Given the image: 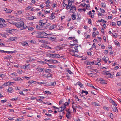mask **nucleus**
I'll list each match as a JSON object with an SVG mask.
<instances>
[{
    "instance_id": "nucleus-1",
    "label": "nucleus",
    "mask_w": 121,
    "mask_h": 121,
    "mask_svg": "<svg viewBox=\"0 0 121 121\" xmlns=\"http://www.w3.org/2000/svg\"><path fill=\"white\" fill-rule=\"evenodd\" d=\"M39 22L38 26L39 25V26H38V27H39V28H38V30H44V29L46 28V26L48 27L50 25V24L49 23L46 24V23L44 22L43 20H39Z\"/></svg>"
},
{
    "instance_id": "nucleus-2",
    "label": "nucleus",
    "mask_w": 121,
    "mask_h": 121,
    "mask_svg": "<svg viewBox=\"0 0 121 121\" xmlns=\"http://www.w3.org/2000/svg\"><path fill=\"white\" fill-rule=\"evenodd\" d=\"M15 26L17 27L20 28L22 27L24 24V22L22 21H21L17 22H15L13 23Z\"/></svg>"
},
{
    "instance_id": "nucleus-3",
    "label": "nucleus",
    "mask_w": 121,
    "mask_h": 121,
    "mask_svg": "<svg viewBox=\"0 0 121 121\" xmlns=\"http://www.w3.org/2000/svg\"><path fill=\"white\" fill-rule=\"evenodd\" d=\"M38 38H45L43 36H46L47 34L44 31H38Z\"/></svg>"
},
{
    "instance_id": "nucleus-4",
    "label": "nucleus",
    "mask_w": 121,
    "mask_h": 121,
    "mask_svg": "<svg viewBox=\"0 0 121 121\" xmlns=\"http://www.w3.org/2000/svg\"><path fill=\"white\" fill-rule=\"evenodd\" d=\"M5 22V20L3 18H0V28H2L5 27L6 25L3 23Z\"/></svg>"
},
{
    "instance_id": "nucleus-5",
    "label": "nucleus",
    "mask_w": 121,
    "mask_h": 121,
    "mask_svg": "<svg viewBox=\"0 0 121 121\" xmlns=\"http://www.w3.org/2000/svg\"><path fill=\"white\" fill-rule=\"evenodd\" d=\"M38 63H39V64H44L45 63L47 64L48 66H49V67L50 68H55L56 67V66L55 65H49L48 63H46L44 61H38Z\"/></svg>"
},
{
    "instance_id": "nucleus-6",
    "label": "nucleus",
    "mask_w": 121,
    "mask_h": 121,
    "mask_svg": "<svg viewBox=\"0 0 121 121\" xmlns=\"http://www.w3.org/2000/svg\"><path fill=\"white\" fill-rule=\"evenodd\" d=\"M72 107L73 108L74 111V110H75L76 108H81V107L78 105L75 104L74 102L72 103Z\"/></svg>"
},
{
    "instance_id": "nucleus-7",
    "label": "nucleus",
    "mask_w": 121,
    "mask_h": 121,
    "mask_svg": "<svg viewBox=\"0 0 121 121\" xmlns=\"http://www.w3.org/2000/svg\"><path fill=\"white\" fill-rule=\"evenodd\" d=\"M76 10V7L74 5H73L72 6L70 10V12L72 13H74Z\"/></svg>"
},
{
    "instance_id": "nucleus-8",
    "label": "nucleus",
    "mask_w": 121,
    "mask_h": 121,
    "mask_svg": "<svg viewBox=\"0 0 121 121\" xmlns=\"http://www.w3.org/2000/svg\"><path fill=\"white\" fill-rule=\"evenodd\" d=\"M47 35H49V37L47 38L50 40L51 41H54L56 38V37H53L52 35L50 34H48Z\"/></svg>"
},
{
    "instance_id": "nucleus-9",
    "label": "nucleus",
    "mask_w": 121,
    "mask_h": 121,
    "mask_svg": "<svg viewBox=\"0 0 121 121\" xmlns=\"http://www.w3.org/2000/svg\"><path fill=\"white\" fill-rule=\"evenodd\" d=\"M78 47V46H77V47L75 46V48H74L75 50H73L72 49H70V52L74 53L75 52H77L78 51V50L77 49V47Z\"/></svg>"
},
{
    "instance_id": "nucleus-10",
    "label": "nucleus",
    "mask_w": 121,
    "mask_h": 121,
    "mask_svg": "<svg viewBox=\"0 0 121 121\" xmlns=\"http://www.w3.org/2000/svg\"><path fill=\"white\" fill-rule=\"evenodd\" d=\"M7 92L10 93H12L13 91V88L11 87H9L8 89L7 90Z\"/></svg>"
},
{
    "instance_id": "nucleus-11",
    "label": "nucleus",
    "mask_w": 121,
    "mask_h": 121,
    "mask_svg": "<svg viewBox=\"0 0 121 121\" xmlns=\"http://www.w3.org/2000/svg\"><path fill=\"white\" fill-rule=\"evenodd\" d=\"M56 24H53L51 26L49 27V29L50 30H52L54 28H56Z\"/></svg>"
},
{
    "instance_id": "nucleus-12",
    "label": "nucleus",
    "mask_w": 121,
    "mask_h": 121,
    "mask_svg": "<svg viewBox=\"0 0 121 121\" xmlns=\"http://www.w3.org/2000/svg\"><path fill=\"white\" fill-rule=\"evenodd\" d=\"M107 75L105 76V77L107 78H112L113 77V76H112L110 75V74L109 73H106Z\"/></svg>"
},
{
    "instance_id": "nucleus-13",
    "label": "nucleus",
    "mask_w": 121,
    "mask_h": 121,
    "mask_svg": "<svg viewBox=\"0 0 121 121\" xmlns=\"http://www.w3.org/2000/svg\"><path fill=\"white\" fill-rule=\"evenodd\" d=\"M21 45L23 46L28 45V44L26 41H25L24 42H22L21 43Z\"/></svg>"
},
{
    "instance_id": "nucleus-14",
    "label": "nucleus",
    "mask_w": 121,
    "mask_h": 121,
    "mask_svg": "<svg viewBox=\"0 0 121 121\" xmlns=\"http://www.w3.org/2000/svg\"><path fill=\"white\" fill-rule=\"evenodd\" d=\"M55 48L57 50H59L62 49L61 47L58 46L55 47Z\"/></svg>"
},
{
    "instance_id": "nucleus-15",
    "label": "nucleus",
    "mask_w": 121,
    "mask_h": 121,
    "mask_svg": "<svg viewBox=\"0 0 121 121\" xmlns=\"http://www.w3.org/2000/svg\"><path fill=\"white\" fill-rule=\"evenodd\" d=\"M55 13H53L51 14V16L50 17L51 19H53L55 18L54 16Z\"/></svg>"
},
{
    "instance_id": "nucleus-16",
    "label": "nucleus",
    "mask_w": 121,
    "mask_h": 121,
    "mask_svg": "<svg viewBox=\"0 0 121 121\" xmlns=\"http://www.w3.org/2000/svg\"><path fill=\"white\" fill-rule=\"evenodd\" d=\"M113 111L116 112H118V110L117 107L115 106H114L112 108Z\"/></svg>"
},
{
    "instance_id": "nucleus-17",
    "label": "nucleus",
    "mask_w": 121,
    "mask_h": 121,
    "mask_svg": "<svg viewBox=\"0 0 121 121\" xmlns=\"http://www.w3.org/2000/svg\"><path fill=\"white\" fill-rule=\"evenodd\" d=\"M104 61H107L109 60V58L107 57L104 56L102 58Z\"/></svg>"
},
{
    "instance_id": "nucleus-18",
    "label": "nucleus",
    "mask_w": 121,
    "mask_h": 121,
    "mask_svg": "<svg viewBox=\"0 0 121 121\" xmlns=\"http://www.w3.org/2000/svg\"><path fill=\"white\" fill-rule=\"evenodd\" d=\"M44 69L43 68H40L39 69H38V71L39 72H40L42 71L43 72H44Z\"/></svg>"
},
{
    "instance_id": "nucleus-19",
    "label": "nucleus",
    "mask_w": 121,
    "mask_h": 121,
    "mask_svg": "<svg viewBox=\"0 0 121 121\" xmlns=\"http://www.w3.org/2000/svg\"><path fill=\"white\" fill-rule=\"evenodd\" d=\"M7 86H9L10 85H12V83H13V82H6Z\"/></svg>"
},
{
    "instance_id": "nucleus-20",
    "label": "nucleus",
    "mask_w": 121,
    "mask_h": 121,
    "mask_svg": "<svg viewBox=\"0 0 121 121\" xmlns=\"http://www.w3.org/2000/svg\"><path fill=\"white\" fill-rule=\"evenodd\" d=\"M71 17H72V19L73 20H74L76 19V16L75 15L72 14L71 15Z\"/></svg>"
},
{
    "instance_id": "nucleus-21",
    "label": "nucleus",
    "mask_w": 121,
    "mask_h": 121,
    "mask_svg": "<svg viewBox=\"0 0 121 121\" xmlns=\"http://www.w3.org/2000/svg\"><path fill=\"white\" fill-rule=\"evenodd\" d=\"M12 11L11 10L7 9L6 10V12L8 13H11Z\"/></svg>"
},
{
    "instance_id": "nucleus-22",
    "label": "nucleus",
    "mask_w": 121,
    "mask_h": 121,
    "mask_svg": "<svg viewBox=\"0 0 121 121\" xmlns=\"http://www.w3.org/2000/svg\"><path fill=\"white\" fill-rule=\"evenodd\" d=\"M70 114V112L69 111L68 113L66 115V117L68 118H70V115H69Z\"/></svg>"
},
{
    "instance_id": "nucleus-23",
    "label": "nucleus",
    "mask_w": 121,
    "mask_h": 121,
    "mask_svg": "<svg viewBox=\"0 0 121 121\" xmlns=\"http://www.w3.org/2000/svg\"><path fill=\"white\" fill-rule=\"evenodd\" d=\"M94 61L91 62L90 61H89L88 65H93L94 64Z\"/></svg>"
},
{
    "instance_id": "nucleus-24",
    "label": "nucleus",
    "mask_w": 121,
    "mask_h": 121,
    "mask_svg": "<svg viewBox=\"0 0 121 121\" xmlns=\"http://www.w3.org/2000/svg\"><path fill=\"white\" fill-rule=\"evenodd\" d=\"M21 79V78H20L16 77V78H14V80L16 81H19Z\"/></svg>"
},
{
    "instance_id": "nucleus-25",
    "label": "nucleus",
    "mask_w": 121,
    "mask_h": 121,
    "mask_svg": "<svg viewBox=\"0 0 121 121\" xmlns=\"http://www.w3.org/2000/svg\"><path fill=\"white\" fill-rule=\"evenodd\" d=\"M52 63L54 64H56L58 63V61L56 60H52Z\"/></svg>"
},
{
    "instance_id": "nucleus-26",
    "label": "nucleus",
    "mask_w": 121,
    "mask_h": 121,
    "mask_svg": "<svg viewBox=\"0 0 121 121\" xmlns=\"http://www.w3.org/2000/svg\"><path fill=\"white\" fill-rule=\"evenodd\" d=\"M23 11H19L17 12V14H21L23 13Z\"/></svg>"
},
{
    "instance_id": "nucleus-27",
    "label": "nucleus",
    "mask_w": 121,
    "mask_h": 121,
    "mask_svg": "<svg viewBox=\"0 0 121 121\" xmlns=\"http://www.w3.org/2000/svg\"><path fill=\"white\" fill-rule=\"evenodd\" d=\"M85 37L86 38L90 37V35H87L86 33H84Z\"/></svg>"
},
{
    "instance_id": "nucleus-28",
    "label": "nucleus",
    "mask_w": 121,
    "mask_h": 121,
    "mask_svg": "<svg viewBox=\"0 0 121 121\" xmlns=\"http://www.w3.org/2000/svg\"><path fill=\"white\" fill-rule=\"evenodd\" d=\"M27 27L26 26V25H24H24H23V26H22V29H20V30H23L24 29H25Z\"/></svg>"
},
{
    "instance_id": "nucleus-29",
    "label": "nucleus",
    "mask_w": 121,
    "mask_h": 121,
    "mask_svg": "<svg viewBox=\"0 0 121 121\" xmlns=\"http://www.w3.org/2000/svg\"><path fill=\"white\" fill-rule=\"evenodd\" d=\"M9 39L10 40L14 41L15 39V38L14 37H11L9 38Z\"/></svg>"
},
{
    "instance_id": "nucleus-30",
    "label": "nucleus",
    "mask_w": 121,
    "mask_h": 121,
    "mask_svg": "<svg viewBox=\"0 0 121 121\" xmlns=\"http://www.w3.org/2000/svg\"><path fill=\"white\" fill-rule=\"evenodd\" d=\"M87 85L89 86L90 87L94 88V86H93V85L89 83H87Z\"/></svg>"
},
{
    "instance_id": "nucleus-31",
    "label": "nucleus",
    "mask_w": 121,
    "mask_h": 121,
    "mask_svg": "<svg viewBox=\"0 0 121 121\" xmlns=\"http://www.w3.org/2000/svg\"><path fill=\"white\" fill-rule=\"evenodd\" d=\"M66 71L68 73H69L70 74H71L72 72L71 71L68 69H67L66 70Z\"/></svg>"
},
{
    "instance_id": "nucleus-32",
    "label": "nucleus",
    "mask_w": 121,
    "mask_h": 121,
    "mask_svg": "<svg viewBox=\"0 0 121 121\" xmlns=\"http://www.w3.org/2000/svg\"><path fill=\"white\" fill-rule=\"evenodd\" d=\"M82 91L81 93L82 94H83V93H85L86 95H87L88 94V92L87 91H83L84 90H82Z\"/></svg>"
},
{
    "instance_id": "nucleus-33",
    "label": "nucleus",
    "mask_w": 121,
    "mask_h": 121,
    "mask_svg": "<svg viewBox=\"0 0 121 121\" xmlns=\"http://www.w3.org/2000/svg\"><path fill=\"white\" fill-rule=\"evenodd\" d=\"M101 6L104 8L106 7V4L105 3H101Z\"/></svg>"
},
{
    "instance_id": "nucleus-34",
    "label": "nucleus",
    "mask_w": 121,
    "mask_h": 121,
    "mask_svg": "<svg viewBox=\"0 0 121 121\" xmlns=\"http://www.w3.org/2000/svg\"><path fill=\"white\" fill-rule=\"evenodd\" d=\"M5 52L7 53H14V51H5Z\"/></svg>"
},
{
    "instance_id": "nucleus-35",
    "label": "nucleus",
    "mask_w": 121,
    "mask_h": 121,
    "mask_svg": "<svg viewBox=\"0 0 121 121\" xmlns=\"http://www.w3.org/2000/svg\"><path fill=\"white\" fill-rule=\"evenodd\" d=\"M86 8L87 9H90V7L89 4H86Z\"/></svg>"
},
{
    "instance_id": "nucleus-36",
    "label": "nucleus",
    "mask_w": 121,
    "mask_h": 121,
    "mask_svg": "<svg viewBox=\"0 0 121 121\" xmlns=\"http://www.w3.org/2000/svg\"><path fill=\"white\" fill-rule=\"evenodd\" d=\"M52 75L50 73H48V75L47 76V78H48V77H52Z\"/></svg>"
},
{
    "instance_id": "nucleus-37",
    "label": "nucleus",
    "mask_w": 121,
    "mask_h": 121,
    "mask_svg": "<svg viewBox=\"0 0 121 121\" xmlns=\"http://www.w3.org/2000/svg\"><path fill=\"white\" fill-rule=\"evenodd\" d=\"M38 41L39 42L43 43H44L45 42V41L43 40L38 39Z\"/></svg>"
},
{
    "instance_id": "nucleus-38",
    "label": "nucleus",
    "mask_w": 121,
    "mask_h": 121,
    "mask_svg": "<svg viewBox=\"0 0 121 121\" xmlns=\"http://www.w3.org/2000/svg\"><path fill=\"white\" fill-rule=\"evenodd\" d=\"M72 3L69 1H68V5H69V6H70L71 7L72 6Z\"/></svg>"
},
{
    "instance_id": "nucleus-39",
    "label": "nucleus",
    "mask_w": 121,
    "mask_h": 121,
    "mask_svg": "<svg viewBox=\"0 0 121 121\" xmlns=\"http://www.w3.org/2000/svg\"><path fill=\"white\" fill-rule=\"evenodd\" d=\"M112 35L115 38H116L117 37V34L116 33H112Z\"/></svg>"
},
{
    "instance_id": "nucleus-40",
    "label": "nucleus",
    "mask_w": 121,
    "mask_h": 121,
    "mask_svg": "<svg viewBox=\"0 0 121 121\" xmlns=\"http://www.w3.org/2000/svg\"><path fill=\"white\" fill-rule=\"evenodd\" d=\"M45 93L47 94H51L50 92L48 91H45Z\"/></svg>"
},
{
    "instance_id": "nucleus-41",
    "label": "nucleus",
    "mask_w": 121,
    "mask_h": 121,
    "mask_svg": "<svg viewBox=\"0 0 121 121\" xmlns=\"http://www.w3.org/2000/svg\"><path fill=\"white\" fill-rule=\"evenodd\" d=\"M45 71L46 73L49 72L51 71V70L50 69H48L45 70Z\"/></svg>"
},
{
    "instance_id": "nucleus-42",
    "label": "nucleus",
    "mask_w": 121,
    "mask_h": 121,
    "mask_svg": "<svg viewBox=\"0 0 121 121\" xmlns=\"http://www.w3.org/2000/svg\"><path fill=\"white\" fill-rule=\"evenodd\" d=\"M73 38L75 39V38L74 37H69V38H68V39L69 40H71Z\"/></svg>"
},
{
    "instance_id": "nucleus-43",
    "label": "nucleus",
    "mask_w": 121,
    "mask_h": 121,
    "mask_svg": "<svg viewBox=\"0 0 121 121\" xmlns=\"http://www.w3.org/2000/svg\"><path fill=\"white\" fill-rule=\"evenodd\" d=\"M106 81L103 80H102L101 82H100V83L102 84H105L106 82Z\"/></svg>"
},
{
    "instance_id": "nucleus-44",
    "label": "nucleus",
    "mask_w": 121,
    "mask_h": 121,
    "mask_svg": "<svg viewBox=\"0 0 121 121\" xmlns=\"http://www.w3.org/2000/svg\"><path fill=\"white\" fill-rule=\"evenodd\" d=\"M60 57L61 56L59 54H56L55 57H56L60 58Z\"/></svg>"
},
{
    "instance_id": "nucleus-45",
    "label": "nucleus",
    "mask_w": 121,
    "mask_h": 121,
    "mask_svg": "<svg viewBox=\"0 0 121 121\" xmlns=\"http://www.w3.org/2000/svg\"><path fill=\"white\" fill-rule=\"evenodd\" d=\"M76 100L77 101H78L80 102L81 101V100L79 99L77 97L76 98Z\"/></svg>"
},
{
    "instance_id": "nucleus-46",
    "label": "nucleus",
    "mask_w": 121,
    "mask_h": 121,
    "mask_svg": "<svg viewBox=\"0 0 121 121\" xmlns=\"http://www.w3.org/2000/svg\"><path fill=\"white\" fill-rule=\"evenodd\" d=\"M100 10L102 13H104L105 12V10L104 9H102L101 8H100Z\"/></svg>"
},
{
    "instance_id": "nucleus-47",
    "label": "nucleus",
    "mask_w": 121,
    "mask_h": 121,
    "mask_svg": "<svg viewBox=\"0 0 121 121\" xmlns=\"http://www.w3.org/2000/svg\"><path fill=\"white\" fill-rule=\"evenodd\" d=\"M66 9L67 10L69 9L71 7L70 6H69L68 5H66Z\"/></svg>"
},
{
    "instance_id": "nucleus-48",
    "label": "nucleus",
    "mask_w": 121,
    "mask_h": 121,
    "mask_svg": "<svg viewBox=\"0 0 121 121\" xmlns=\"http://www.w3.org/2000/svg\"><path fill=\"white\" fill-rule=\"evenodd\" d=\"M7 101V100H6L5 99L4 100H1V102L2 103H3L6 102Z\"/></svg>"
},
{
    "instance_id": "nucleus-49",
    "label": "nucleus",
    "mask_w": 121,
    "mask_h": 121,
    "mask_svg": "<svg viewBox=\"0 0 121 121\" xmlns=\"http://www.w3.org/2000/svg\"><path fill=\"white\" fill-rule=\"evenodd\" d=\"M69 103L67 102H65L64 104V105L66 107L69 105Z\"/></svg>"
},
{
    "instance_id": "nucleus-50",
    "label": "nucleus",
    "mask_w": 121,
    "mask_h": 121,
    "mask_svg": "<svg viewBox=\"0 0 121 121\" xmlns=\"http://www.w3.org/2000/svg\"><path fill=\"white\" fill-rule=\"evenodd\" d=\"M103 108L104 109H106L107 111L109 110V109L107 107L104 106L103 107Z\"/></svg>"
},
{
    "instance_id": "nucleus-51",
    "label": "nucleus",
    "mask_w": 121,
    "mask_h": 121,
    "mask_svg": "<svg viewBox=\"0 0 121 121\" xmlns=\"http://www.w3.org/2000/svg\"><path fill=\"white\" fill-rule=\"evenodd\" d=\"M121 22L120 21H118L117 23V25H118V26H119L121 24Z\"/></svg>"
},
{
    "instance_id": "nucleus-52",
    "label": "nucleus",
    "mask_w": 121,
    "mask_h": 121,
    "mask_svg": "<svg viewBox=\"0 0 121 121\" xmlns=\"http://www.w3.org/2000/svg\"><path fill=\"white\" fill-rule=\"evenodd\" d=\"M94 104L95 105V106H99V104L97 103L96 102H95L94 103Z\"/></svg>"
},
{
    "instance_id": "nucleus-53",
    "label": "nucleus",
    "mask_w": 121,
    "mask_h": 121,
    "mask_svg": "<svg viewBox=\"0 0 121 121\" xmlns=\"http://www.w3.org/2000/svg\"><path fill=\"white\" fill-rule=\"evenodd\" d=\"M34 16H32L31 17H29V19L30 20H33L34 19Z\"/></svg>"
},
{
    "instance_id": "nucleus-54",
    "label": "nucleus",
    "mask_w": 121,
    "mask_h": 121,
    "mask_svg": "<svg viewBox=\"0 0 121 121\" xmlns=\"http://www.w3.org/2000/svg\"><path fill=\"white\" fill-rule=\"evenodd\" d=\"M56 54H52L50 55L51 56H52L53 58L56 57Z\"/></svg>"
},
{
    "instance_id": "nucleus-55",
    "label": "nucleus",
    "mask_w": 121,
    "mask_h": 121,
    "mask_svg": "<svg viewBox=\"0 0 121 121\" xmlns=\"http://www.w3.org/2000/svg\"><path fill=\"white\" fill-rule=\"evenodd\" d=\"M73 42L75 44L77 43H78V41L77 39L73 40Z\"/></svg>"
},
{
    "instance_id": "nucleus-56",
    "label": "nucleus",
    "mask_w": 121,
    "mask_h": 121,
    "mask_svg": "<svg viewBox=\"0 0 121 121\" xmlns=\"http://www.w3.org/2000/svg\"><path fill=\"white\" fill-rule=\"evenodd\" d=\"M115 44L117 46H120V44L119 42L118 41H117L115 42Z\"/></svg>"
},
{
    "instance_id": "nucleus-57",
    "label": "nucleus",
    "mask_w": 121,
    "mask_h": 121,
    "mask_svg": "<svg viewBox=\"0 0 121 121\" xmlns=\"http://www.w3.org/2000/svg\"><path fill=\"white\" fill-rule=\"evenodd\" d=\"M18 99V98H13L12 99V100H17Z\"/></svg>"
},
{
    "instance_id": "nucleus-58",
    "label": "nucleus",
    "mask_w": 121,
    "mask_h": 121,
    "mask_svg": "<svg viewBox=\"0 0 121 121\" xmlns=\"http://www.w3.org/2000/svg\"><path fill=\"white\" fill-rule=\"evenodd\" d=\"M101 22H102L103 23H106L107 22L105 21L103 19H101Z\"/></svg>"
},
{
    "instance_id": "nucleus-59",
    "label": "nucleus",
    "mask_w": 121,
    "mask_h": 121,
    "mask_svg": "<svg viewBox=\"0 0 121 121\" xmlns=\"http://www.w3.org/2000/svg\"><path fill=\"white\" fill-rule=\"evenodd\" d=\"M66 108V107L65 106H64L61 107V109H62V110L63 111L64 110V109H65Z\"/></svg>"
},
{
    "instance_id": "nucleus-60",
    "label": "nucleus",
    "mask_w": 121,
    "mask_h": 121,
    "mask_svg": "<svg viewBox=\"0 0 121 121\" xmlns=\"http://www.w3.org/2000/svg\"><path fill=\"white\" fill-rule=\"evenodd\" d=\"M33 28L32 27H30L28 28V30H30V31H32Z\"/></svg>"
},
{
    "instance_id": "nucleus-61",
    "label": "nucleus",
    "mask_w": 121,
    "mask_h": 121,
    "mask_svg": "<svg viewBox=\"0 0 121 121\" xmlns=\"http://www.w3.org/2000/svg\"><path fill=\"white\" fill-rule=\"evenodd\" d=\"M58 111L59 112H61L62 111V109L61 107L60 108H58Z\"/></svg>"
},
{
    "instance_id": "nucleus-62",
    "label": "nucleus",
    "mask_w": 121,
    "mask_h": 121,
    "mask_svg": "<svg viewBox=\"0 0 121 121\" xmlns=\"http://www.w3.org/2000/svg\"><path fill=\"white\" fill-rule=\"evenodd\" d=\"M96 33L95 32H93L92 33V36L93 37H95V35H96Z\"/></svg>"
},
{
    "instance_id": "nucleus-63",
    "label": "nucleus",
    "mask_w": 121,
    "mask_h": 121,
    "mask_svg": "<svg viewBox=\"0 0 121 121\" xmlns=\"http://www.w3.org/2000/svg\"><path fill=\"white\" fill-rule=\"evenodd\" d=\"M101 60L100 58H98L97 59V62H100Z\"/></svg>"
},
{
    "instance_id": "nucleus-64",
    "label": "nucleus",
    "mask_w": 121,
    "mask_h": 121,
    "mask_svg": "<svg viewBox=\"0 0 121 121\" xmlns=\"http://www.w3.org/2000/svg\"><path fill=\"white\" fill-rule=\"evenodd\" d=\"M62 4H63V7H65V6H66L67 5V4H65L64 2L62 3Z\"/></svg>"
}]
</instances>
